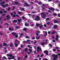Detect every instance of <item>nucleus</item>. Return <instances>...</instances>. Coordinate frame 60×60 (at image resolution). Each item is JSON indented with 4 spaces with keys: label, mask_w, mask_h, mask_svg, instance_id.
<instances>
[{
    "label": "nucleus",
    "mask_w": 60,
    "mask_h": 60,
    "mask_svg": "<svg viewBox=\"0 0 60 60\" xmlns=\"http://www.w3.org/2000/svg\"><path fill=\"white\" fill-rule=\"evenodd\" d=\"M52 56L53 57H54V58L53 59V60H56L57 59L58 57V55H55V54H53Z\"/></svg>",
    "instance_id": "obj_1"
},
{
    "label": "nucleus",
    "mask_w": 60,
    "mask_h": 60,
    "mask_svg": "<svg viewBox=\"0 0 60 60\" xmlns=\"http://www.w3.org/2000/svg\"><path fill=\"white\" fill-rule=\"evenodd\" d=\"M36 26L38 27L39 26L40 29H41V27L43 26V25L38 23L36 25Z\"/></svg>",
    "instance_id": "obj_2"
},
{
    "label": "nucleus",
    "mask_w": 60,
    "mask_h": 60,
    "mask_svg": "<svg viewBox=\"0 0 60 60\" xmlns=\"http://www.w3.org/2000/svg\"><path fill=\"white\" fill-rule=\"evenodd\" d=\"M37 18L35 19V20L36 21H39V20H40L41 19V18H40L39 16H36Z\"/></svg>",
    "instance_id": "obj_3"
},
{
    "label": "nucleus",
    "mask_w": 60,
    "mask_h": 60,
    "mask_svg": "<svg viewBox=\"0 0 60 60\" xmlns=\"http://www.w3.org/2000/svg\"><path fill=\"white\" fill-rule=\"evenodd\" d=\"M41 48L39 47L38 46L37 47V52H39L40 51H41Z\"/></svg>",
    "instance_id": "obj_4"
},
{
    "label": "nucleus",
    "mask_w": 60,
    "mask_h": 60,
    "mask_svg": "<svg viewBox=\"0 0 60 60\" xmlns=\"http://www.w3.org/2000/svg\"><path fill=\"white\" fill-rule=\"evenodd\" d=\"M41 15H44V16H43L42 17L43 18H45V17L46 16V14H44V13H41Z\"/></svg>",
    "instance_id": "obj_5"
},
{
    "label": "nucleus",
    "mask_w": 60,
    "mask_h": 60,
    "mask_svg": "<svg viewBox=\"0 0 60 60\" xmlns=\"http://www.w3.org/2000/svg\"><path fill=\"white\" fill-rule=\"evenodd\" d=\"M49 10H51H51H52L53 11H54L55 10V9L53 8H49Z\"/></svg>",
    "instance_id": "obj_6"
},
{
    "label": "nucleus",
    "mask_w": 60,
    "mask_h": 60,
    "mask_svg": "<svg viewBox=\"0 0 60 60\" xmlns=\"http://www.w3.org/2000/svg\"><path fill=\"white\" fill-rule=\"evenodd\" d=\"M48 51H47V50H46L44 51V53H45L46 55H48Z\"/></svg>",
    "instance_id": "obj_7"
},
{
    "label": "nucleus",
    "mask_w": 60,
    "mask_h": 60,
    "mask_svg": "<svg viewBox=\"0 0 60 60\" xmlns=\"http://www.w3.org/2000/svg\"><path fill=\"white\" fill-rule=\"evenodd\" d=\"M25 4L26 5H24V6H29V5L27 3H26V2H25Z\"/></svg>",
    "instance_id": "obj_8"
},
{
    "label": "nucleus",
    "mask_w": 60,
    "mask_h": 60,
    "mask_svg": "<svg viewBox=\"0 0 60 60\" xmlns=\"http://www.w3.org/2000/svg\"><path fill=\"white\" fill-rule=\"evenodd\" d=\"M6 17L7 18V19L8 20L9 19H10V16L9 15H8V16H6Z\"/></svg>",
    "instance_id": "obj_9"
},
{
    "label": "nucleus",
    "mask_w": 60,
    "mask_h": 60,
    "mask_svg": "<svg viewBox=\"0 0 60 60\" xmlns=\"http://www.w3.org/2000/svg\"><path fill=\"white\" fill-rule=\"evenodd\" d=\"M17 20H18V22H21V19H17Z\"/></svg>",
    "instance_id": "obj_10"
},
{
    "label": "nucleus",
    "mask_w": 60,
    "mask_h": 60,
    "mask_svg": "<svg viewBox=\"0 0 60 60\" xmlns=\"http://www.w3.org/2000/svg\"><path fill=\"white\" fill-rule=\"evenodd\" d=\"M5 2H4V1L2 2H1L0 3V4L1 5H2V4H5Z\"/></svg>",
    "instance_id": "obj_11"
},
{
    "label": "nucleus",
    "mask_w": 60,
    "mask_h": 60,
    "mask_svg": "<svg viewBox=\"0 0 60 60\" xmlns=\"http://www.w3.org/2000/svg\"><path fill=\"white\" fill-rule=\"evenodd\" d=\"M53 27H54V28H56L57 27V25H54Z\"/></svg>",
    "instance_id": "obj_12"
},
{
    "label": "nucleus",
    "mask_w": 60,
    "mask_h": 60,
    "mask_svg": "<svg viewBox=\"0 0 60 60\" xmlns=\"http://www.w3.org/2000/svg\"><path fill=\"white\" fill-rule=\"evenodd\" d=\"M54 22L55 23H58V21L57 20H55L54 21Z\"/></svg>",
    "instance_id": "obj_13"
},
{
    "label": "nucleus",
    "mask_w": 60,
    "mask_h": 60,
    "mask_svg": "<svg viewBox=\"0 0 60 60\" xmlns=\"http://www.w3.org/2000/svg\"><path fill=\"white\" fill-rule=\"evenodd\" d=\"M9 46L10 47H12V46H13V44L11 43L10 44Z\"/></svg>",
    "instance_id": "obj_14"
},
{
    "label": "nucleus",
    "mask_w": 60,
    "mask_h": 60,
    "mask_svg": "<svg viewBox=\"0 0 60 60\" xmlns=\"http://www.w3.org/2000/svg\"><path fill=\"white\" fill-rule=\"evenodd\" d=\"M40 38V36H39L38 37H36V39L37 40H39V38Z\"/></svg>",
    "instance_id": "obj_15"
},
{
    "label": "nucleus",
    "mask_w": 60,
    "mask_h": 60,
    "mask_svg": "<svg viewBox=\"0 0 60 60\" xmlns=\"http://www.w3.org/2000/svg\"><path fill=\"white\" fill-rule=\"evenodd\" d=\"M25 26H29V24H28V23L27 24L26 23H25Z\"/></svg>",
    "instance_id": "obj_16"
},
{
    "label": "nucleus",
    "mask_w": 60,
    "mask_h": 60,
    "mask_svg": "<svg viewBox=\"0 0 60 60\" xmlns=\"http://www.w3.org/2000/svg\"><path fill=\"white\" fill-rule=\"evenodd\" d=\"M26 39H27L28 38L29 39H30V37L28 36H26Z\"/></svg>",
    "instance_id": "obj_17"
},
{
    "label": "nucleus",
    "mask_w": 60,
    "mask_h": 60,
    "mask_svg": "<svg viewBox=\"0 0 60 60\" xmlns=\"http://www.w3.org/2000/svg\"><path fill=\"white\" fill-rule=\"evenodd\" d=\"M14 3L15 4H19L18 2L16 1H15L14 2Z\"/></svg>",
    "instance_id": "obj_18"
},
{
    "label": "nucleus",
    "mask_w": 60,
    "mask_h": 60,
    "mask_svg": "<svg viewBox=\"0 0 60 60\" xmlns=\"http://www.w3.org/2000/svg\"><path fill=\"white\" fill-rule=\"evenodd\" d=\"M13 22H15V23H17V20H14V21H13Z\"/></svg>",
    "instance_id": "obj_19"
},
{
    "label": "nucleus",
    "mask_w": 60,
    "mask_h": 60,
    "mask_svg": "<svg viewBox=\"0 0 60 60\" xmlns=\"http://www.w3.org/2000/svg\"><path fill=\"white\" fill-rule=\"evenodd\" d=\"M2 7H4V8H5L6 7V6L4 5H2Z\"/></svg>",
    "instance_id": "obj_20"
},
{
    "label": "nucleus",
    "mask_w": 60,
    "mask_h": 60,
    "mask_svg": "<svg viewBox=\"0 0 60 60\" xmlns=\"http://www.w3.org/2000/svg\"><path fill=\"white\" fill-rule=\"evenodd\" d=\"M9 30L10 31H13V29H11V28H9Z\"/></svg>",
    "instance_id": "obj_21"
},
{
    "label": "nucleus",
    "mask_w": 60,
    "mask_h": 60,
    "mask_svg": "<svg viewBox=\"0 0 60 60\" xmlns=\"http://www.w3.org/2000/svg\"><path fill=\"white\" fill-rule=\"evenodd\" d=\"M3 45L4 46H6V45H7L6 43H3Z\"/></svg>",
    "instance_id": "obj_22"
},
{
    "label": "nucleus",
    "mask_w": 60,
    "mask_h": 60,
    "mask_svg": "<svg viewBox=\"0 0 60 60\" xmlns=\"http://www.w3.org/2000/svg\"><path fill=\"white\" fill-rule=\"evenodd\" d=\"M17 12L18 13V14H21V12L19 11H18V12Z\"/></svg>",
    "instance_id": "obj_23"
},
{
    "label": "nucleus",
    "mask_w": 60,
    "mask_h": 60,
    "mask_svg": "<svg viewBox=\"0 0 60 60\" xmlns=\"http://www.w3.org/2000/svg\"><path fill=\"white\" fill-rule=\"evenodd\" d=\"M12 34H13V35H15V34H16V33L15 32H13L12 33Z\"/></svg>",
    "instance_id": "obj_24"
},
{
    "label": "nucleus",
    "mask_w": 60,
    "mask_h": 60,
    "mask_svg": "<svg viewBox=\"0 0 60 60\" xmlns=\"http://www.w3.org/2000/svg\"><path fill=\"white\" fill-rule=\"evenodd\" d=\"M29 50L30 52H32V49H29Z\"/></svg>",
    "instance_id": "obj_25"
},
{
    "label": "nucleus",
    "mask_w": 60,
    "mask_h": 60,
    "mask_svg": "<svg viewBox=\"0 0 60 60\" xmlns=\"http://www.w3.org/2000/svg\"><path fill=\"white\" fill-rule=\"evenodd\" d=\"M27 46L28 47L30 48H31V49H32V47H30V45H28Z\"/></svg>",
    "instance_id": "obj_26"
},
{
    "label": "nucleus",
    "mask_w": 60,
    "mask_h": 60,
    "mask_svg": "<svg viewBox=\"0 0 60 60\" xmlns=\"http://www.w3.org/2000/svg\"><path fill=\"white\" fill-rule=\"evenodd\" d=\"M15 47H18V44L17 43H15Z\"/></svg>",
    "instance_id": "obj_27"
},
{
    "label": "nucleus",
    "mask_w": 60,
    "mask_h": 60,
    "mask_svg": "<svg viewBox=\"0 0 60 60\" xmlns=\"http://www.w3.org/2000/svg\"><path fill=\"white\" fill-rule=\"evenodd\" d=\"M38 3L39 4H41V5L42 4V3L41 2H39Z\"/></svg>",
    "instance_id": "obj_28"
},
{
    "label": "nucleus",
    "mask_w": 60,
    "mask_h": 60,
    "mask_svg": "<svg viewBox=\"0 0 60 60\" xmlns=\"http://www.w3.org/2000/svg\"><path fill=\"white\" fill-rule=\"evenodd\" d=\"M27 51V48H25V50H24V51L26 52V51Z\"/></svg>",
    "instance_id": "obj_29"
},
{
    "label": "nucleus",
    "mask_w": 60,
    "mask_h": 60,
    "mask_svg": "<svg viewBox=\"0 0 60 60\" xmlns=\"http://www.w3.org/2000/svg\"><path fill=\"white\" fill-rule=\"evenodd\" d=\"M55 31H53L52 32V34H55Z\"/></svg>",
    "instance_id": "obj_30"
},
{
    "label": "nucleus",
    "mask_w": 60,
    "mask_h": 60,
    "mask_svg": "<svg viewBox=\"0 0 60 60\" xmlns=\"http://www.w3.org/2000/svg\"><path fill=\"white\" fill-rule=\"evenodd\" d=\"M53 15L54 16H56L57 15V14L56 13H54L53 14Z\"/></svg>",
    "instance_id": "obj_31"
},
{
    "label": "nucleus",
    "mask_w": 60,
    "mask_h": 60,
    "mask_svg": "<svg viewBox=\"0 0 60 60\" xmlns=\"http://www.w3.org/2000/svg\"><path fill=\"white\" fill-rule=\"evenodd\" d=\"M15 28H16V29H19V27L18 26L15 27Z\"/></svg>",
    "instance_id": "obj_32"
},
{
    "label": "nucleus",
    "mask_w": 60,
    "mask_h": 60,
    "mask_svg": "<svg viewBox=\"0 0 60 60\" xmlns=\"http://www.w3.org/2000/svg\"><path fill=\"white\" fill-rule=\"evenodd\" d=\"M37 42V41L36 40H35V42L33 43V44H35Z\"/></svg>",
    "instance_id": "obj_33"
},
{
    "label": "nucleus",
    "mask_w": 60,
    "mask_h": 60,
    "mask_svg": "<svg viewBox=\"0 0 60 60\" xmlns=\"http://www.w3.org/2000/svg\"><path fill=\"white\" fill-rule=\"evenodd\" d=\"M1 15L3 16H5V14H1Z\"/></svg>",
    "instance_id": "obj_34"
},
{
    "label": "nucleus",
    "mask_w": 60,
    "mask_h": 60,
    "mask_svg": "<svg viewBox=\"0 0 60 60\" xmlns=\"http://www.w3.org/2000/svg\"><path fill=\"white\" fill-rule=\"evenodd\" d=\"M3 58H4V59H7V58H6V57H5V56H4L3 57Z\"/></svg>",
    "instance_id": "obj_35"
},
{
    "label": "nucleus",
    "mask_w": 60,
    "mask_h": 60,
    "mask_svg": "<svg viewBox=\"0 0 60 60\" xmlns=\"http://www.w3.org/2000/svg\"><path fill=\"white\" fill-rule=\"evenodd\" d=\"M21 9L22 11H24V8H21Z\"/></svg>",
    "instance_id": "obj_36"
},
{
    "label": "nucleus",
    "mask_w": 60,
    "mask_h": 60,
    "mask_svg": "<svg viewBox=\"0 0 60 60\" xmlns=\"http://www.w3.org/2000/svg\"><path fill=\"white\" fill-rule=\"evenodd\" d=\"M44 43L42 42L41 43V45H44Z\"/></svg>",
    "instance_id": "obj_37"
},
{
    "label": "nucleus",
    "mask_w": 60,
    "mask_h": 60,
    "mask_svg": "<svg viewBox=\"0 0 60 60\" xmlns=\"http://www.w3.org/2000/svg\"><path fill=\"white\" fill-rule=\"evenodd\" d=\"M27 29H26V28H24L23 29V30H25V31H26V30Z\"/></svg>",
    "instance_id": "obj_38"
},
{
    "label": "nucleus",
    "mask_w": 60,
    "mask_h": 60,
    "mask_svg": "<svg viewBox=\"0 0 60 60\" xmlns=\"http://www.w3.org/2000/svg\"><path fill=\"white\" fill-rule=\"evenodd\" d=\"M5 5L6 6H8V5H8V4H5Z\"/></svg>",
    "instance_id": "obj_39"
},
{
    "label": "nucleus",
    "mask_w": 60,
    "mask_h": 60,
    "mask_svg": "<svg viewBox=\"0 0 60 60\" xmlns=\"http://www.w3.org/2000/svg\"><path fill=\"white\" fill-rule=\"evenodd\" d=\"M45 36H46L47 35V32H45Z\"/></svg>",
    "instance_id": "obj_40"
},
{
    "label": "nucleus",
    "mask_w": 60,
    "mask_h": 60,
    "mask_svg": "<svg viewBox=\"0 0 60 60\" xmlns=\"http://www.w3.org/2000/svg\"><path fill=\"white\" fill-rule=\"evenodd\" d=\"M8 59H9V60H11V59H12V58H11L9 57H8Z\"/></svg>",
    "instance_id": "obj_41"
},
{
    "label": "nucleus",
    "mask_w": 60,
    "mask_h": 60,
    "mask_svg": "<svg viewBox=\"0 0 60 60\" xmlns=\"http://www.w3.org/2000/svg\"><path fill=\"white\" fill-rule=\"evenodd\" d=\"M17 58L18 60H20V59H21V57L18 58Z\"/></svg>",
    "instance_id": "obj_42"
},
{
    "label": "nucleus",
    "mask_w": 60,
    "mask_h": 60,
    "mask_svg": "<svg viewBox=\"0 0 60 60\" xmlns=\"http://www.w3.org/2000/svg\"><path fill=\"white\" fill-rule=\"evenodd\" d=\"M18 36V35H15V38H17Z\"/></svg>",
    "instance_id": "obj_43"
},
{
    "label": "nucleus",
    "mask_w": 60,
    "mask_h": 60,
    "mask_svg": "<svg viewBox=\"0 0 60 60\" xmlns=\"http://www.w3.org/2000/svg\"><path fill=\"white\" fill-rule=\"evenodd\" d=\"M58 37H56V40H58Z\"/></svg>",
    "instance_id": "obj_44"
},
{
    "label": "nucleus",
    "mask_w": 60,
    "mask_h": 60,
    "mask_svg": "<svg viewBox=\"0 0 60 60\" xmlns=\"http://www.w3.org/2000/svg\"><path fill=\"white\" fill-rule=\"evenodd\" d=\"M21 35H20V37H21V36L22 35H24V34H23L22 33H21Z\"/></svg>",
    "instance_id": "obj_45"
},
{
    "label": "nucleus",
    "mask_w": 60,
    "mask_h": 60,
    "mask_svg": "<svg viewBox=\"0 0 60 60\" xmlns=\"http://www.w3.org/2000/svg\"><path fill=\"white\" fill-rule=\"evenodd\" d=\"M13 9L12 10H14V9L15 8V7L13 6Z\"/></svg>",
    "instance_id": "obj_46"
},
{
    "label": "nucleus",
    "mask_w": 60,
    "mask_h": 60,
    "mask_svg": "<svg viewBox=\"0 0 60 60\" xmlns=\"http://www.w3.org/2000/svg\"><path fill=\"white\" fill-rule=\"evenodd\" d=\"M31 41V40H27V41Z\"/></svg>",
    "instance_id": "obj_47"
},
{
    "label": "nucleus",
    "mask_w": 60,
    "mask_h": 60,
    "mask_svg": "<svg viewBox=\"0 0 60 60\" xmlns=\"http://www.w3.org/2000/svg\"><path fill=\"white\" fill-rule=\"evenodd\" d=\"M55 48L56 49H59V48L58 47H56Z\"/></svg>",
    "instance_id": "obj_48"
},
{
    "label": "nucleus",
    "mask_w": 60,
    "mask_h": 60,
    "mask_svg": "<svg viewBox=\"0 0 60 60\" xmlns=\"http://www.w3.org/2000/svg\"><path fill=\"white\" fill-rule=\"evenodd\" d=\"M53 51H56V49H53Z\"/></svg>",
    "instance_id": "obj_49"
},
{
    "label": "nucleus",
    "mask_w": 60,
    "mask_h": 60,
    "mask_svg": "<svg viewBox=\"0 0 60 60\" xmlns=\"http://www.w3.org/2000/svg\"><path fill=\"white\" fill-rule=\"evenodd\" d=\"M47 25H49L50 24V23L49 22H48L47 23Z\"/></svg>",
    "instance_id": "obj_50"
},
{
    "label": "nucleus",
    "mask_w": 60,
    "mask_h": 60,
    "mask_svg": "<svg viewBox=\"0 0 60 60\" xmlns=\"http://www.w3.org/2000/svg\"><path fill=\"white\" fill-rule=\"evenodd\" d=\"M16 41H19V43L20 42L19 41H18V40H16L15 41V42H16Z\"/></svg>",
    "instance_id": "obj_51"
},
{
    "label": "nucleus",
    "mask_w": 60,
    "mask_h": 60,
    "mask_svg": "<svg viewBox=\"0 0 60 60\" xmlns=\"http://www.w3.org/2000/svg\"><path fill=\"white\" fill-rule=\"evenodd\" d=\"M37 32L38 34H40L41 33V32H40V31H37Z\"/></svg>",
    "instance_id": "obj_52"
},
{
    "label": "nucleus",
    "mask_w": 60,
    "mask_h": 60,
    "mask_svg": "<svg viewBox=\"0 0 60 60\" xmlns=\"http://www.w3.org/2000/svg\"><path fill=\"white\" fill-rule=\"evenodd\" d=\"M12 55H9V56H10V57H12Z\"/></svg>",
    "instance_id": "obj_53"
},
{
    "label": "nucleus",
    "mask_w": 60,
    "mask_h": 60,
    "mask_svg": "<svg viewBox=\"0 0 60 60\" xmlns=\"http://www.w3.org/2000/svg\"><path fill=\"white\" fill-rule=\"evenodd\" d=\"M60 17V14H58V17Z\"/></svg>",
    "instance_id": "obj_54"
},
{
    "label": "nucleus",
    "mask_w": 60,
    "mask_h": 60,
    "mask_svg": "<svg viewBox=\"0 0 60 60\" xmlns=\"http://www.w3.org/2000/svg\"><path fill=\"white\" fill-rule=\"evenodd\" d=\"M7 11H4V13H7Z\"/></svg>",
    "instance_id": "obj_55"
},
{
    "label": "nucleus",
    "mask_w": 60,
    "mask_h": 60,
    "mask_svg": "<svg viewBox=\"0 0 60 60\" xmlns=\"http://www.w3.org/2000/svg\"><path fill=\"white\" fill-rule=\"evenodd\" d=\"M23 43H27V41H23Z\"/></svg>",
    "instance_id": "obj_56"
},
{
    "label": "nucleus",
    "mask_w": 60,
    "mask_h": 60,
    "mask_svg": "<svg viewBox=\"0 0 60 60\" xmlns=\"http://www.w3.org/2000/svg\"><path fill=\"white\" fill-rule=\"evenodd\" d=\"M7 56H10V54H7Z\"/></svg>",
    "instance_id": "obj_57"
},
{
    "label": "nucleus",
    "mask_w": 60,
    "mask_h": 60,
    "mask_svg": "<svg viewBox=\"0 0 60 60\" xmlns=\"http://www.w3.org/2000/svg\"><path fill=\"white\" fill-rule=\"evenodd\" d=\"M49 46H50V47H52V45L50 44L49 45Z\"/></svg>",
    "instance_id": "obj_58"
},
{
    "label": "nucleus",
    "mask_w": 60,
    "mask_h": 60,
    "mask_svg": "<svg viewBox=\"0 0 60 60\" xmlns=\"http://www.w3.org/2000/svg\"><path fill=\"white\" fill-rule=\"evenodd\" d=\"M25 58H27L28 57V56H26L25 57Z\"/></svg>",
    "instance_id": "obj_59"
},
{
    "label": "nucleus",
    "mask_w": 60,
    "mask_h": 60,
    "mask_svg": "<svg viewBox=\"0 0 60 60\" xmlns=\"http://www.w3.org/2000/svg\"><path fill=\"white\" fill-rule=\"evenodd\" d=\"M32 38L33 40H34V39H35V37H33Z\"/></svg>",
    "instance_id": "obj_60"
},
{
    "label": "nucleus",
    "mask_w": 60,
    "mask_h": 60,
    "mask_svg": "<svg viewBox=\"0 0 60 60\" xmlns=\"http://www.w3.org/2000/svg\"><path fill=\"white\" fill-rule=\"evenodd\" d=\"M44 26L45 27H47V26H46V25L45 24L44 25Z\"/></svg>",
    "instance_id": "obj_61"
},
{
    "label": "nucleus",
    "mask_w": 60,
    "mask_h": 60,
    "mask_svg": "<svg viewBox=\"0 0 60 60\" xmlns=\"http://www.w3.org/2000/svg\"><path fill=\"white\" fill-rule=\"evenodd\" d=\"M10 8H9L8 9V11H10Z\"/></svg>",
    "instance_id": "obj_62"
},
{
    "label": "nucleus",
    "mask_w": 60,
    "mask_h": 60,
    "mask_svg": "<svg viewBox=\"0 0 60 60\" xmlns=\"http://www.w3.org/2000/svg\"><path fill=\"white\" fill-rule=\"evenodd\" d=\"M56 11H59V10H58V9H56Z\"/></svg>",
    "instance_id": "obj_63"
},
{
    "label": "nucleus",
    "mask_w": 60,
    "mask_h": 60,
    "mask_svg": "<svg viewBox=\"0 0 60 60\" xmlns=\"http://www.w3.org/2000/svg\"><path fill=\"white\" fill-rule=\"evenodd\" d=\"M21 48H23V45H21Z\"/></svg>",
    "instance_id": "obj_64"
}]
</instances>
